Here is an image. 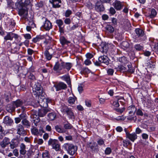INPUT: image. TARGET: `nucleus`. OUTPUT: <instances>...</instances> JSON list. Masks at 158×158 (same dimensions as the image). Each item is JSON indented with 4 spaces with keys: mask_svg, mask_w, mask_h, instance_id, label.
I'll use <instances>...</instances> for the list:
<instances>
[{
    "mask_svg": "<svg viewBox=\"0 0 158 158\" xmlns=\"http://www.w3.org/2000/svg\"><path fill=\"white\" fill-rule=\"evenodd\" d=\"M63 147L67 151L68 153L71 155H73L77 150V147L71 144L65 143Z\"/></svg>",
    "mask_w": 158,
    "mask_h": 158,
    "instance_id": "f257e3e1",
    "label": "nucleus"
},
{
    "mask_svg": "<svg viewBox=\"0 0 158 158\" xmlns=\"http://www.w3.org/2000/svg\"><path fill=\"white\" fill-rule=\"evenodd\" d=\"M33 94L36 96L39 97L41 94L42 90L40 84L39 83H35L32 88Z\"/></svg>",
    "mask_w": 158,
    "mask_h": 158,
    "instance_id": "f03ea898",
    "label": "nucleus"
},
{
    "mask_svg": "<svg viewBox=\"0 0 158 158\" xmlns=\"http://www.w3.org/2000/svg\"><path fill=\"white\" fill-rule=\"evenodd\" d=\"M15 6L19 10V14L20 16L25 19L27 18L28 11L27 7L23 8L19 6Z\"/></svg>",
    "mask_w": 158,
    "mask_h": 158,
    "instance_id": "7ed1b4c3",
    "label": "nucleus"
},
{
    "mask_svg": "<svg viewBox=\"0 0 158 158\" xmlns=\"http://www.w3.org/2000/svg\"><path fill=\"white\" fill-rule=\"evenodd\" d=\"M58 143L57 140L50 139L48 141V144L49 145L52 146L53 148L56 151H58L60 149V146Z\"/></svg>",
    "mask_w": 158,
    "mask_h": 158,
    "instance_id": "20e7f679",
    "label": "nucleus"
},
{
    "mask_svg": "<svg viewBox=\"0 0 158 158\" xmlns=\"http://www.w3.org/2000/svg\"><path fill=\"white\" fill-rule=\"evenodd\" d=\"M31 3L30 0H21L19 2H17L15 4V6H19L25 8Z\"/></svg>",
    "mask_w": 158,
    "mask_h": 158,
    "instance_id": "39448f33",
    "label": "nucleus"
},
{
    "mask_svg": "<svg viewBox=\"0 0 158 158\" xmlns=\"http://www.w3.org/2000/svg\"><path fill=\"white\" fill-rule=\"evenodd\" d=\"M49 2L52 5L54 8H59L61 6V0H49Z\"/></svg>",
    "mask_w": 158,
    "mask_h": 158,
    "instance_id": "423d86ee",
    "label": "nucleus"
},
{
    "mask_svg": "<svg viewBox=\"0 0 158 158\" xmlns=\"http://www.w3.org/2000/svg\"><path fill=\"white\" fill-rule=\"evenodd\" d=\"M54 86L56 89V91H58L61 89H64L67 87V85L64 83L60 82L54 85Z\"/></svg>",
    "mask_w": 158,
    "mask_h": 158,
    "instance_id": "0eeeda50",
    "label": "nucleus"
},
{
    "mask_svg": "<svg viewBox=\"0 0 158 158\" xmlns=\"http://www.w3.org/2000/svg\"><path fill=\"white\" fill-rule=\"evenodd\" d=\"M10 143V139L7 138L5 137L3 140L0 142V145L2 148H4Z\"/></svg>",
    "mask_w": 158,
    "mask_h": 158,
    "instance_id": "6e6552de",
    "label": "nucleus"
},
{
    "mask_svg": "<svg viewBox=\"0 0 158 158\" xmlns=\"http://www.w3.org/2000/svg\"><path fill=\"white\" fill-rule=\"evenodd\" d=\"M113 5L117 10H120L123 7V6L122 2L118 0L115 1L113 3Z\"/></svg>",
    "mask_w": 158,
    "mask_h": 158,
    "instance_id": "1a4fd4ad",
    "label": "nucleus"
},
{
    "mask_svg": "<svg viewBox=\"0 0 158 158\" xmlns=\"http://www.w3.org/2000/svg\"><path fill=\"white\" fill-rule=\"evenodd\" d=\"M14 38L17 39L18 38V35L16 34L10 32L8 33L4 37V39L6 40H12Z\"/></svg>",
    "mask_w": 158,
    "mask_h": 158,
    "instance_id": "9d476101",
    "label": "nucleus"
},
{
    "mask_svg": "<svg viewBox=\"0 0 158 158\" xmlns=\"http://www.w3.org/2000/svg\"><path fill=\"white\" fill-rule=\"evenodd\" d=\"M51 102V100L49 98H42V100H39V102L41 103V105L43 106V107H46L48 106V103H49Z\"/></svg>",
    "mask_w": 158,
    "mask_h": 158,
    "instance_id": "9b49d317",
    "label": "nucleus"
},
{
    "mask_svg": "<svg viewBox=\"0 0 158 158\" xmlns=\"http://www.w3.org/2000/svg\"><path fill=\"white\" fill-rule=\"evenodd\" d=\"M99 61L101 63H103L106 65H108L109 61L108 58L106 56H101L98 58Z\"/></svg>",
    "mask_w": 158,
    "mask_h": 158,
    "instance_id": "f8f14e48",
    "label": "nucleus"
},
{
    "mask_svg": "<svg viewBox=\"0 0 158 158\" xmlns=\"http://www.w3.org/2000/svg\"><path fill=\"white\" fill-rule=\"evenodd\" d=\"M126 137L131 141L134 142L135 140L137 138V136L136 134L135 133H127Z\"/></svg>",
    "mask_w": 158,
    "mask_h": 158,
    "instance_id": "ddd939ff",
    "label": "nucleus"
},
{
    "mask_svg": "<svg viewBox=\"0 0 158 158\" xmlns=\"http://www.w3.org/2000/svg\"><path fill=\"white\" fill-rule=\"evenodd\" d=\"M43 27L46 30L48 31L52 27V24L49 20H46L44 23Z\"/></svg>",
    "mask_w": 158,
    "mask_h": 158,
    "instance_id": "4468645a",
    "label": "nucleus"
},
{
    "mask_svg": "<svg viewBox=\"0 0 158 158\" xmlns=\"http://www.w3.org/2000/svg\"><path fill=\"white\" fill-rule=\"evenodd\" d=\"M72 64L70 63L61 62V66H62L63 69H66L68 71H69L72 66Z\"/></svg>",
    "mask_w": 158,
    "mask_h": 158,
    "instance_id": "2eb2a0df",
    "label": "nucleus"
},
{
    "mask_svg": "<svg viewBox=\"0 0 158 158\" xmlns=\"http://www.w3.org/2000/svg\"><path fill=\"white\" fill-rule=\"evenodd\" d=\"M50 110L48 109H44L39 110L38 114L40 117H43L47 114V113Z\"/></svg>",
    "mask_w": 158,
    "mask_h": 158,
    "instance_id": "dca6fc26",
    "label": "nucleus"
},
{
    "mask_svg": "<svg viewBox=\"0 0 158 158\" xmlns=\"http://www.w3.org/2000/svg\"><path fill=\"white\" fill-rule=\"evenodd\" d=\"M95 7L97 11H102L104 10L103 5L98 2L96 3Z\"/></svg>",
    "mask_w": 158,
    "mask_h": 158,
    "instance_id": "f3484780",
    "label": "nucleus"
},
{
    "mask_svg": "<svg viewBox=\"0 0 158 158\" xmlns=\"http://www.w3.org/2000/svg\"><path fill=\"white\" fill-rule=\"evenodd\" d=\"M156 10L154 9H152L149 11L148 16L151 18H153L156 16Z\"/></svg>",
    "mask_w": 158,
    "mask_h": 158,
    "instance_id": "a211bd4d",
    "label": "nucleus"
},
{
    "mask_svg": "<svg viewBox=\"0 0 158 158\" xmlns=\"http://www.w3.org/2000/svg\"><path fill=\"white\" fill-rule=\"evenodd\" d=\"M20 149L19 152L20 154L22 155H24L26 153L27 151L26 150V146L23 143H21L20 145Z\"/></svg>",
    "mask_w": 158,
    "mask_h": 158,
    "instance_id": "6ab92c4d",
    "label": "nucleus"
},
{
    "mask_svg": "<svg viewBox=\"0 0 158 158\" xmlns=\"http://www.w3.org/2000/svg\"><path fill=\"white\" fill-rule=\"evenodd\" d=\"M44 35H39L36 36V37L34 38L32 40V41L36 43L40 41V40L44 39Z\"/></svg>",
    "mask_w": 158,
    "mask_h": 158,
    "instance_id": "aec40b11",
    "label": "nucleus"
},
{
    "mask_svg": "<svg viewBox=\"0 0 158 158\" xmlns=\"http://www.w3.org/2000/svg\"><path fill=\"white\" fill-rule=\"evenodd\" d=\"M60 41L61 45L63 46L66 44H68L70 43V42L67 41L65 38L63 36L60 37Z\"/></svg>",
    "mask_w": 158,
    "mask_h": 158,
    "instance_id": "412c9836",
    "label": "nucleus"
},
{
    "mask_svg": "<svg viewBox=\"0 0 158 158\" xmlns=\"http://www.w3.org/2000/svg\"><path fill=\"white\" fill-rule=\"evenodd\" d=\"M3 122L6 125H10L11 124L13 121L9 117L6 116L3 119Z\"/></svg>",
    "mask_w": 158,
    "mask_h": 158,
    "instance_id": "4be33fe9",
    "label": "nucleus"
},
{
    "mask_svg": "<svg viewBox=\"0 0 158 158\" xmlns=\"http://www.w3.org/2000/svg\"><path fill=\"white\" fill-rule=\"evenodd\" d=\"M24 130L23 126L21 125H19L17 128V133L19 135H21L24 133Z\"/></svg>",
    "mask_w": 158,
    "mask_h": 158,
    "instance_id": "5701e85b",
    "label": "nucleus"
},
{
    "mask_svg": "<svg viewBox=\"0 0 158 158\" xmlns=\"http://www.w3.org/2000/svg\"><path fill=\"white\" fill-rule=\"evenodd\" d=\"M66 113L69 118L71 119H74L75 118L74 113L71 109H69L68 112H67Z\"/></svg>",
    "mask_w": 158,
    "mask_h": 158,
    "instance_id": "b1692460",
    "label": "nucleus"
},
{
    "mask_svg": "<svg viewBox=\"0 0 158 158\" xmlns=\"http://www.w3.org/2000/svg\"><path fill=\"white\" fill-rule=\"evenodd\" d=\"M120 99H122L123 101L124 100V99L123 98L122 99L118 98L117 100H114L113 101L112 104L113 106L116 107H119V102H122L121 101H119Z\"/></svg>",
    "mask_w": 158,
    "mask_h": 158,
    "instance_id": "393cba45",
    "label": "nucleus"
},
{
    "mask_svg": "<svg viewBox=\"0 0 158 158\" xmlns=\"http://www.w3.org/2000/svg\"><path fill=\"white\" fill-rule=\"evenodd\" d=\"M96 145V143L94 141L91 142L87 143L88 147L90 148L92 150L95 149Z\"/></svg>",
    "mask_w": 158,
    "mask_h": 158,
    "instance_id": "a878e982",
    "label": "nucleus"
},
{
    "mask_svg": "<svg viewBox=\"0 0 158 158\" xmlns=\"http://www.w3.org/2000/svg\"><path fill=\"white\" fill-rule=\"evenodd\" d=\"M53 69L55 70H61L63 69V67L61 66V63L60 64L58 62L56 63Z\"/></svg>",
    "mask_w": 158,
    "mask_h": 158,
    "instance_id": "bb28decb",
    "label": "nucleus"
},
{
    "mask_svg": "<svg viewBox=\"0 0 158 158\" xmlns=\"http://www.w3.org/2000/svg\"><path fill=\"white\" fill-rule=\"evenodd\" d=\"M135 31L137 35L139 37H141L143 36L144 32L142 30L139 28H137L135 29Z\"/></svg>",
    "mask_w": 158,
    "mask_h": 158,
    "instance_id": "cd10ccee",
    "label": "nucleus"
},
{
    "mask_svg": "<svg viewBox=\"0 0 158 158\" xmlns=\"http://www.w3.org/2000/svg\"><path fill=\"white\" fill-rule=\"evenodd\" d=\"M61 78L63 80L65 81L68 85H70V84L71 82L69 76L65 75L62 77Z\"/></svg>",
    "mask_w": 158,
    "mask_h": 158,
    "instance_id": "c85d7f7f",
    "label": "nucleus"
},
{
    "mask_svg": "<svg viewBox=\"0 0 158 158\" xmlns=\"http://www.w3.org/2000/svg\"><path fill=\"white\" fill-rule=\"evenodd\" d=\"M16 107L21 106L23 105V102L20 100H18L13 102Z\"/></svg>",
    "mask_w": 158,
    "mask_h": 158,
    "instance_id": "c756f323",
    "label": "nucleus"
},
{
    "mask_svg": "<svg viewBox=\"0 0 158 158\" xmlns=\"http://www.w3.org/2000/svg\"><path fill=\"white\" fill-rule=\"evenodd\" d=\"M6 23L10 25L15 26V23L14 22V20L12 19L7 18L6 20Z\"/></svg>",
    "mask_w": 158,
    "mask_h": 158,
    "instance_id": "7c9ffc66",
    "label": "nucleus"
},
{
    "mask_svg": "<svg viewBox=\"0 0 158 158\" xmlns=\"http://www.w3.org/2000/svg\"><path fill=\"white\" fill-rule=\"evenodd\" d=\"M48 116L50 120L52 121L55 119L56 115L55 113L52 112L49 114Z\"/></svg>",
    "mask_w": 158,
    "mask_h": 158,
    "instance_id": "2f4dec72",
    "label": "nucleus"
},
{
    "mask_svg": "<svg viewBox=\"0 0 158 158\" xmlns=\"http://www.w3.org/2000/svg\"><path fill=\"white\" fill-rule=\"evenodd\" d=\"M152 48H154V50L158 51V43L154 42H152L150 44Z\"/></svg>",
    "mask_w": 158,
    "mask_h": 158,
    "instance_id": "473e14b6",
    "label": "nucleus"
},
{
    "mask_svg": "<svg viewBox=\"0 0 158 158\" xmlns=\"http://www.w3.org/2000/svg\"><path fill=\"white\" fill-rule=\"evenodd\" d=\"M76 99V98L74 96L73 97H69L68 98V102L69 104L72 105L74 104L75 101Z\"/></svg>",
    "mask_w": 158,
    "mask_h": 158,
    "instance_id": "72a5a7b5",
    "label": "nucleus"
},
{
    "mask_svg": "<svg viewBox=\"0 0 158 158\" xmlns=\"http://www.w3.org/2000/svg\"><path fill=\"white\" fill-rule=\"evenodd\" d=\"M7 2L8 7L11 8H14V3L12 0H7Z\"/></svg>",
    "mask_w": 158,
    "mask_h": 158,
    "instance_id": "f704fd0d",
    "label": "nucleus"
},
{
    "mask_svg": "<svg viewBox=\"0 0 158 158\" xmlns=\"http://www.w3.org/2000/svg\"><path fill=\"white\" fill-rule=\"evenodd\" d=\"M7 108L8 110H10L11 111H13L15 110V107L13 102L11 104L8 105H7Z\"/></svg>",
    "mask_w": 158,
    "mask_h": 158,
    "instance_id": "c9c22d12",
    "label": "nucleus"
},
{
    "mask_svg": "<svg viewBox=\"0 0 158 158\" xmlns=\"http://www.w3.org/2000/svg\"><path fill=\"white\" fill-rule=\"evenodd\" d=\"M101 46V49H100V51L103 53L106 52L107 50V48L105 44V43H102Z\"/></svg>",
    "mask_w": 158,
    "mask_h": 158,
    "instance_id": "e433bc0d",
    "label": "nucleus"
},
{
    "mask_svg": "<svg viewBox=\"0 0 158 158\" xmlns=\"http://www.w3.org/2000/svg\"><path fill=\"white\" fill-rule=\"evenodd\" d=\"M44 56L48 60H50L52 57V55L50 54L48 50H46L44 52Z\"/></svg>",
    "mask_w": 158,
    "mask_h": 158,
    "instance_id": "4c0bfd02",
    "label": "nucleus"
},
{
    "mask_svg": "<svg viewBox=\"0 0 158 158\" xmlns=\"http://www.w3.org/2000/svg\"><path fill=\"white\" fill-rule=\"evenodd\" d=\"M106 29L107 31L110 33L113 32L114 31V27L110 25H107L106 27Z\"/></svg>",
    "mask_w": 158,
    "mask_h": 158,
    "instance_id": "58836bf2",
    "label": "nucleus"
},
{
    "mask_svg": "<svg viewBox=\"0 0 158 158\" xmlns=\"http://www.w3.org/2000/svg\"><path fill=\"white\" fill-rule=\"evenodd\" d=\"M31 132L32 134L37 135H39L38 129L36 127H35L33 128L31 130Z\"/></svg>",
    "mask_w": 158,
    "mask_h": 158,
    "instance_id": "ea45409f",
    "label": "nucleus"
},
{
    "mask_svg": "<svg viewBox=\"0 0 158 158\" xmlns=\"http://www.w3.org/2000/svg\"><path fill=\"white\" fill-rule=\"evenodd\" d=\"M55 128L56 131L59 133H62L65 132L64 130L61 128V127L58 126H56Z\"/></svg>",
    "mask_w": 158,
    "mask_h": 158,
    "instance_id": "a19ab883",
    "label": "nucleus"
},
{
    "mask_svg": "<svg viewBox=\"0 0 158 158\" xmlns=\"http://www.w3.org/2000/svg\"><path fill=\"white\" fill-rule=\"evenodd\" d=\"M70 108H68L66 106H63L61 108V110L62 112H67L69 110Z\"/></svg>",
    "mask_w": 158,
    "mask_h": 158,
    "instance_id": "79ce46f5",
    "label": "nucleus"
},
{
    "mask_svg": "<svg viewBox=\"0 0 158 158\" xmlns=\"http://www.w3.org/2000/svg\"><path fill=\"white\" fill-rule=\"evenodd\" d=\"M9 144H10V148L12 149H13L18 146V144L15 143L14 142L12 141H11V142H10V143Z\"/></svg>",
    "mask_w": 158,
    "mask_h": 158,
    "instance_id": "37998d69",
    "label": "nucleus"
},
{
    "mask_svg": "<svg viewBox=\"0 0 158 158\" xmlns=\"http://www.w3.org/2000/svg\"><path fill=\"white\" fill-rule=\"evenodd\" d=\"M56 23L59 27H61L63 24V22L61 19H57L56 20Z\"/></svg>",
    "mask_w": 158,
    "mask_h": 158,
    "instance_id": "c03bdc74",
    "label": "nucleus"
},
{
    "mask_svg": "<svg viewBox=\"0 0 158 158\" xmlns=\"http://www.w3.org/2000/svg\"><path fill=\"white\" fill-rule=\"evenodd\" d=\"M22 123L23 125L27 127H29L30 126V124L28 121L26 119H24L22 121Z\"/></svg>",
    "mask_w": 158,
    "mask_h": 158,
    "instance_id": "a18cd8bd",
    "label": "nucleus"
},
{
    "mask_svg": "<svg viewBox=\"0 0 158 158\" xmlns=\"http://www.w3.org/2000/svg\"><path fill=\"white\" fill-rule=\"evenodd\" d=\"M134 48L137 51H140L143 48V46L140 44H137L135 45Z\"/></svg>",
    "mask_w": 158,
    "mask_h": 158,
    "instance_id": "49530a36",
    "label": "nucleus"
},
{
    "mask_svg": "<svg viewBox=\"0 0 158 158\" xmlns=\"http://www.w3.org/2000/svg\"><path fill=\"white\" fill-rule=\"evenodd\" d=\"M42 156L43 158H50L48 154V152L47 151H45L43 153Z\"/></svg>",
    "mask_w": 158,
    "mask_h": 158,
    "instance_id": "de8ad7c7",
    "label": "nucleus"
},
{
    "mask_svg": "<svg viewBox=\"0 0 158 158\" xmlns=\"http://www.w3.org/2000/svg\"><path fill=\"white\" fill-rule=\"evenodd\" d=\"M112 152V150L109 147L107 148L105 151V154L107 155H109Z\"/></svg>",
    "mask_w": 158,
    "mask_h": 158,
    "instance_id": "09e8293b",
    "label": "nucleus"
},
{
    "mask_svg": "<svg viewBox=\"0 0 158 158\" xmlns=\"http://www.w3.org/2000/svg\"><path fill=\"white\" fill-rule=\"evenodd\" d=\"M72 11L70 10H67L65 12V16L66 17H68L72 14Z\"/></svg>",
    "mask_w": 158,
    "mask_h": 158,
    "instance_id": "8fccbe9b",
    "label": "nucleus"
},
{
    "mask_svg": "<svg viewBox=\"0 0 158 158\" xmlns=\"http://www.w3.org/2000/svg\"><path fill=\"white\" fill-rule=\"evenodd\" d=\"M73 127L69 123L65 124L64 126V128L66 129H69Z\"/></svg>",
    "mask_w": 158,
    "mask_h": 158,
    "instance_id": "3c124183",
    "label": "nucleus"
},
{
    "mask_svg": "<svg viewBox=\"0 0 158 158\" xmlns=\"http://www.w3.org/2000/svg\"><path fill=\"white\" fill-rule=\"evenodd\" d=\"M114 72V70L111 69H108L107 71V74L111 76L113 75Z\"/></svg>",
    "mask_w": 158,
    "mask_h": 158,
    "instance_id": "603ef678",
    "label": "nucleus"
},
{
    "mask_svg": "<svg viewBox=\"0 0 158 158\" xmlns=\"http://www.w3.org/2000/svg\"><path fill=\"white\" fill-rule=\"evenodd\" d=\"M130 142L129 140H123V145L125 147H127L130 143Z\"/></svg>",
    "mask_w": 158,
    "mask_h": 158,
    "instance_id": "864d4df0",
    "label": "nucleus"
},
{
    "mask_svg": "<svg viewBox=\"0 0 158 158\" xmlns=\"http://www.w3.org/2000/svg\"><path fill=\"white\" fill-rule=\"evenodd\" d=\"M13 153L14 156L16 157H17L19 155L18 150L17 149L15 148L14 149L13 151Z\"/></svg>",
    "mask_w": 158,
    "mask_h": 158,
    "instance_id": "5fc2aeb1",
    "label": "nucleus"
},
{
    "mask_svg": "<svg viewBox=\"0 0 158 158\" xmlns=\"http://www.w3.org/2000/svg\"><path fill=\"white\" fill-rule=\"evenodd\" d=\"M127 66L128 68V71L129 72L131 73H133L134 72L135 70L133 68H132L131 65H128Z\"/></svg>",
    "mask_w": 158,
    "mask_h": 158,
    "instance_id": "6e6d98bb",
    "label": "nucleus"
},
{
    "mask_svg": "<svg viewBox=\"0 0 158 158\" xmlns=\"http://www.w3.org/2000/svg\"><path fill=\"white\" fill-rule=\"evenodd\" d=\"M109 12L112 15H114L116 13L115 10L113 7H111L110 8Z\"/></svg>",
    "mask_w": 158,
    "mask_h": 158,
    "instance_id": "4d7b16f0",
    "label": "nucleus"
},
{
    "mask_svg": "<svg viewBox=\"0 0 158 158\" xmlns=\"http://www.w3.org/2000/svg\"><path fill=\"white\" fill-rule=\"evenodd\" d=\"M64 23L66 24H69L71 23V20L70 19L67 18L64 20Z\"/></svg>",
    "mask_w": 158,
    "mask_h": 158,
    "instance_id": "13d9d810",
    "label": "nucleus"
},
{
    "mask_svg": "<svg viewBox=\"0 0 158 158\" xmlns=\"http://www.w3.org/2000/svg\"><path fill=\"white\" fill-rule=\"evenodd\" d=\"M19 50V48H18L17 46H15L14 48L11 49V52L13 53H15L18 52Z\"/></svg>",
    "mask_w": 158,
    "mask_h": 158,
    "instance_id": "bf43d9fd",
    "label": "nucleus"
},
{
    "mask_svg": "<svg viewBox=\"0 0 158 158\" xmlns=\"http://www.w3.org/2000/svg\"><path fill=\"white\" fill-rule=\"evenodd\" d=\"M122 46L124 47L125 48H127L128 47L129 45L128 42L127 41H123L122 43Z\"/></svg>",
    "mask_w": 158,
    "mask_h": 158,
    "instance_id": "052dcab7",
    "label": "nucleus"
},
{
    "mask_svg": "<svg viewBox=\"0 0 158 158\" xmlns=\"http://www.w3.org/2000/svg\"><path fill=\"white\" fill-rule=\"evenodd\" d=\"M118 69L119 70L121 71H125V68L122 65L118 66Z\"/></svg>",
    "mask_w": 158,
    "mask_h": 158,
    "instance_id": "680f3d73",
    "label": "nucleus"
},
{
    "mask_svg": "<svg viewBox=\"0 0 158 158\" xmlns=\"http://www.w3.org/2000/svg\"><path fill=\"white\" fill-rule=\"evenodd\" d=\"M119 61L123 63H125L126 60V58L124 56H123L119 59Z\"/></svg>",
    "mask_w": 158,
    "mask_h": 158,
    "instance_id": "e2e57ef3",
    "label": "nucleus"
},
{
    "mask_svg": "<svg viewBox=\"0 0 158 158\" xmlns=\"http://www.w3.org/2000/svg\"><path fill=\"white\" fill-rule=\"evenodd\" d=\"M125 108L123 107L121 108H118L116 109V110L118 112H119L120 113H122L124 110Z\"/></svg>",
    "mask_w": 158,
    "mask_h": 158,
    "instance_id": "0e129e2a",
    "label": "nucleus"
},
{
    "mask_svg": "<svg viewBox=\"0 0 158 158\" xmlns=\"http://www.w3.org/2000/svg\"><path fill=\"white\" fill-rule=\"evenodd\" d=\"M77 27V26H76L75 25H73L71 27H70L69 26L67 27V28H69V29H68V31H71V30H74Z\"/></svg>",
    "mask_w": 158,
    "mask_h": 158,
    "instance_id": "69168bd1",
    "label": "nucleus"
},
{
    "mask_svg": "<svg viewBox=\"0 0 158 158\" xmlns=\"http://www.w3.org/2000/svg\"><path fill=\"white\" fill-rule=\"evenodd\" d=\"M84 62L85 64L87 65H88L91 64V62L89 59L86 60Z\"/></svg>",
    "mask_w": 158,
    "mask_h": 158,
    "instance_id": "338daca9",
    "label": "nucleus"
},
{
    "mask_svg": "<svg viewBox=\"0 0 158 158\" xmlns=\"http://www.w3.org/2000/svg\"><path fill=\"white\" fill-rule=\"evenodd\" d=\"M86 56L88 59H89L92 58L93 57V56L91 54L88 53L86 55Z\"/></svg>",
    "mask_w": 158,
    "mask_h": 158,
    "instance_id": "774afa93",
    "label": "nucleus"
}]
</instances>
